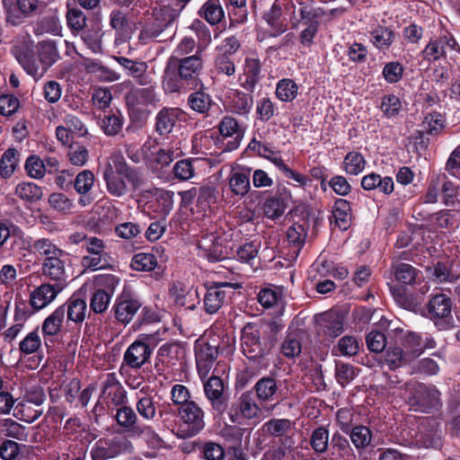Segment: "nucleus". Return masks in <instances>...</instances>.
<instances>
[{
    "mask_svg": "<svg viewBox=\"0 0 460 460\" xmlns=\"http://www.w3.org/2000/svg\"><path fill=\"white\" fill-rule=\"evenodd\" d=\"M168 256L164 248L156 244L152 246L150 252H146V285L162 282L164 279Z\"/></svg>",
    "mask_w": 460,
    "mask_h": 460,
    "instance_id": "15",
    "label": "nucleus"
},
{
    "mask_svg": "<svg viewBox=\"0 0 460 460\" xmlns=\"http://www.w3.org/2000/svg\"><path fill=\"white\" fill-rule=\"evenodd\" d=\"M198 161V158H187L177 161L172 168H171L172 179L185 181L194 177L195 167L193 163Z\"/></svg>",
    "mask_w": 460,
    "mask_h": 460,
    "instance_id": "57",
    "label": "nucleus"
},
{
    "mask_svg": "<svg viewBox=\"0 0 460 460\" xmlns=\"http://www.w3.org/2000/svg\"><path fill=\"white\" fill-rule=\"evenodd\" d=\"M130 447L131 443L125 438H100L92 447L90 455L92 460H108L127 452Z\"/></svg>",
    "mask_w": 460,
    "mask_h": 460,
    "instance_id": "17",
    "label": "nucleus"
},
{
    "mask_svg": "<svg viewBox=\"0 0 460 460\" xmlns=\"http://www.w3.org/2000/svg\"><path fill=\"white\" fill-rule=\"evenodd\" d=\"M419 436L427 448H438L442 446L439 423L434 418H428L419 426Z\"/></svg>",
    "mask_w": 460,
    "mask_h": 460,
    "instance_id": "33",
    "label": "nucleus"
},
{
    "mask_svg": "<svg viewBox=\"0 0 460 460\" xmlns=\"http://www.w3.org/2000/svg\"><path fill=\"white\" fill-rule=\"evenodd\" d=\"M8 242L10 243V255H15L26 250L27 242L23 231L8 220L0 221V247Z\"/></svg>",
    "mask_w": 460,
    "mask_h": 460,
    "instance_id": "19",
    "label": "nucleus"
},
{
    "mask_svg": "<svg viewBox=\"0 0 460 460\" xmlns=\"http://www.w3.org/2000/svg\"><path fill=\"white\" fill-rule=\"evenodd\" d=\"M32 248L35 252L43 256L44 259H51V257L66 256V252L62 249L58 248L53 242L49 238H39L33 242Z\"/></svg>",
    "mask_w": 460,
    "mask_h": 460,
    "instance_id": "61",
    "label": "nucleus"
},
{
    "mask_svg": "<svg viewBox=\"0 0 460 460\" xmlns=\"http://www.w3.org/2000/svg\"><path fill=\"white\" fill-rule=\"evenodd\" d=\"M217 189L213 185L205 184L197 187V212L206 213L210 209L211 206L217 202Z\"/></svg>",
    "mask_w": 460,
    "mask_h": 460,
    "instance_id": "43",
    "label": "nucleus"
},
{
    "mask_svg": "<svg viewBox=\"0 0 460 460\" xmlns=\"http://www.w3.org/2000/svg\"><path fill=\"white\" fill-rule=\"evenodd\" d=\"M64 289L49 282L42 283L30 294V305L34 311L47 307Z\"/></svg>",
    "mask_w": 460,
    "mask_h": 460,
    "instance_id": "27",
    "label": "nucleus"
},
{
    "mask_svg": "<svg viewBox=\"0 0 460 460\" xmlns=\"http://www.w3.org/2000/svg\"><path fill=\"white\" fill-rule=\"evenodd\" d=\"M119 282L120 279L113 274L95 276V290L91 297L90 309L95 314L105 312Z\"/></svg>",
    "mask_w": 460,
    "mask_h": 460,
    "instance_id": "9",
    "label": "nucleus"
},
{
    "mask_svg": "<svg viewBox=\"0 0 460 460\" xmlns=\"http://www.w3.org/2000/svg\"><path fill=\"white\" fill-rule=\"evenodd\" d=\"M102 177L108 191L116 197H120L126 193L127 185L125 180H128L133 186L136 185L137 181L136 170L130 168L120 155H115L111 157L103 168Z\"/></svg>",
    "mask_w": 460,
    "mask_h": 460,
    "instance_id": "3",
    "label": "nucleus"
},
{
    "mask_svg": "<svg viewBox=\"0 0 460 460\" xmlns=\"http://www.w3.org/2000/svg\"><path fill=\"white\" fill-rule=\"evenodd\" d=\"M124 361L135 373H137L138 369L144 365V334H139L137 341L127 349L124 354Z\"/></svg>",
    "mask_w": 460,
    "mask_h": 460,
    "instance_id": "39",
    "label": "nucleus"
},
{
    "mask_svg": "<svg viewBox=\"0 0 460 460\" xmlns=\"http://www.w3.org/2000/svg\"><path fill=\"white\" fill-rule=\"evenodd\" d=\"M307 232L302 225L295 224L287 230V241L290 252L297 256L305 245Z\"/></svg>",
    "mask_w": 460,
    "mask_h": 460,
    "instance_id": "52",
    "label": "nucleus"
},
{
    "mask_svg": "<svg viewBox=\"0 0 460 460\" xmlns=\"http://www.w3.org/2000/svg\"><path fill=\"white\" fill-rule=\"evenodd\" d=\"M238 284L227 281L212 282L207 287V291L203 298L204 310L208 314H214L232 298L233 289L238 288Z\"/></svg>",
    "mask_w": 460,
    "mask_h": 460,
    "instance_id": "13",
    "label": "nucleus"
},
{
    "mask_svg": "<svg viewBox=\"0 0 460 460\" xmlns=\"http://www.w3.org/2000/svg\"><path fill=\"white\" fill-rule=\"evenodd\" d=\"M455 216L453 210L442 208L437 212L429 214L424 219L432 230L438 231L453 228L456 224Z\"/></svg>",
    "mask_w": 460,
    "mask_h": 460,
    "instance_id": "40",
    "label": "nucleus"
},
{
    "mask_svg": "<svg viewBox=\"0 0 460 460\" xmlns=\"http://www.w3.org/2000/svg\"><path fill=\"white\" fill-rule=\"evenodd\" d=\"M178 59H169L163 81V86L165 92L170 93H187L190 90L187 89L185 82L181 80V75L173 68L175 65L174 61Z\"/></svg>",
    "mask_w": 460,
    "mask_h": 460,
    "instance_id": "37",
    "label": "nucleus"
},
{
    "mask_svg": "<svg viewBox=\"0 0 460 460\" xmlns=\"http://www.w3.org/2000/svg\"><path fill=\"white\" fill-rule=\"evenodd\" d=\"M281 16L282 9L281 6L277 3H274L271 8L264 14V19L266 20L267 23L274 31L272 32L273 36H278L287 30L286 24L281 19Z\"/></svg>",
    "mask_w": 460,
    "mask_h": 460,
    "instance_id": "63",
    "label": "nucleus"
},
{
    "mask_svg": "<svg viewBox=\"0 0 460 460\" xmlns=\"http://www.w3.org/2000/svg\"><path fill=\"white\" fill-rule=\"evenodd\" d=\"M291 199V192L284 186H279L274 193L268 196L262 205L264 215L272 220L281 217Z\"/></svg>",
    "mask_w": 460,
    "mask_h": 460,
    "instance_id": "20",
    "label": "nucleus"
},
{
    "mask_svg": "<svg viewBox=\"0 0 460 460\" xmlns=\"http://www.w3.org/2000/svg\"><path fill=\"white\" fill-rule=\"evenodd\" d=\"M452 308L451 297L444 293H437L430 296L423 307L422 315L433 321L438 330H448L454 326Z\"/></svg>",
    "mask_w": 460,
    "mask_h": 460,
    "instance_id": "7",
    "label": "nucleus"
},
{
    "mask_svg": "<svg viewBox=\"0 0 460 460\" xmlns=\"http://www.w3.org/2000/svg\"><path fill=\"white\" fill-rule=\"evenodd\" d=\"M129 124L126 132L139 133L144 127V89L133 88L126 95Z\"/></svg>",
    "mask_w": 460,
    "mask_h": 460,
    "instance_id": "16",
    "label": "nucleus"
},
{
    "mask_svg": "<svg viewBox=\"0 0 460 460\" xmlns=\"http://www.w3.org/2000/svg\"><path fill=\"white\" fill-rule=\"evenodd\" d=\"M173 68L181 75V80L185 82L187 89L196 90L201 85L199 78L202 71V59H178L174 61Z\"/></svg>",
    "mask_w": 460,
    "mask_h": 460,
    "instance_id": "23",
    "label": "nucleus"
},
{
    "mask_svg": "<svg viewBox=\"0 0 460 460\" xmlns=\"http://www.w3.org/2000/svg\"><path fill=\"white\" fill-rule=\"evenodd\" d=\"M353 219L351 203L345 199H336L332 208V216L329 217L330 226L344 232L351 226Z\"/></svg>",
    "mask_w": 460,
    "mask_h": 460,
    "instance_id": "25",
    "label": "nucleus"
},
{
    "mask_svg": "<svg viewBox=\"0 0 460 460\" xmlns=\"http://www.w3.org/2000/svg\"><path fill=\"white\" fill-rule=\"evenodd\" d=\"M358 451L366 449L371 445L373 433L372 430L364 425H356L349 429L347 433Z\"/></svg>",
    "mask_w": 460,
    "mask_h": 460,
    "instance_id": "49",
    "label": "nucleus"
},
{
    "mask_svg": "<svg viewBox=\"0 0 460 460\" xmlns=\"http://www.w3.org/2000/svg\"><path fill=\"white\" fill-rule=\"evenodd\" d=\"M88 144L76 140L68 146L67 158L75 166H84L89 159Z\"/></svg>",
    "mask_w": 460,
    "mask_h": 460,
    "instance_id": "60",
    "label": "nucleus"
},
{
    "mask_svg": "<svg viewBox=\"0 0 460 460\" xmlns=\"http://www.w3.org/2000/svg\"><path fill=\"white\" fill-rule=\"evenodd\" d=\"M61 29L57 9H49L40 15L34 25L36 34L50 33L57 35Z\"/></svg>",
    "mask_w": 460,
    "mask_h": 460,
    "instance_id": "38",
    "label": "nucleus"
},
{
    "mask_svg": "<svg viewBox=\"0 0 460 460\" xmlns=\"http://www.w3.org/2000/svg\"><path fill=\"white\" fill-rule=\"evenodd\" d=\"M95 181L94 174L90 170H83L75 176L73 181V187L80 194L78 204L82 207L92 204L94 197L90 193Z\"/></svg>",
    "mask_w": 460,
    "mask_h": 460,
    "instance_id": "30",
    "label": "nucleus"
},
{
    "mask_svg": "<svg viewBox=\"0 0 460 460\" xmlns=\"http://www.w3.org/2000/svg\"><path fill=\"white\" fill-rule=\"evenodd\" d=\"M218 130L223 137H234V142L231 143L232 146L229 150H234L238 147L240 140L243 136V131L240 128L238 121L231 116H225L218 125Z\"/></svg>",
    "mask_w": 460,
    "mask_h": 460,
    "instance_id": "44",
    "label": "nucleus"
},
{
    "mask_svg": "<svg viewBox=\"0 0 460 460\" xmlns=\"http://www.w3.org/2000/svg\"><path fill=\"white\" fill-rule=\"evenodd\" d=\"M15 195L22 200L34 203L42 199V188L31 181H22L15 188Z\"/></svg>",
    "mask_w": 460,
    "mask_h": 460,
    "instance_id": "54",
    "label": "nucleus"
},
{
    "mask_svg": "<svg viewBox=\"0 0 460 460\" xmlns=\"http://www.w3.org/2000/svg\"><path fill=\"white\" fill-rule=\"evenodd\" d=\"M261 249V241L257 238L245 239L240 243H233L230 246V259H234L242 263L252 264Z\"/></svg>",
    "mask_w": 460,
    "mask_h": 460,
    "instance_id": "29",
    "label": "nucleus"
},
{
    "mask_svg": "<svg viewBox=\"0 0 460 460\" xmlns=\"http://www.w3.org/2000/svg\"><path fill=\"white\" fill-rule=\"evenodd\" d=\"M251 169L246 171L233 172L229 177V188L231 191L240 197L245 196L251 189Z\"/></svg>",
    "mask_w": 460,
    "mask_h": 460,
    "instance_id": "46",
    "label": "nucleus"
},
{
    "mask_svg": "<svg viewBox=\"0 0 460 460\" xmlns=\"http://www.w3.org/2000/svg\"><path fill=\"white\" fill-rule=\"evenodd\" d=\"M181 114L182 111L179 108L164 107L155 116V131L160 136L170 134Z\"/></svg>",
    "mask_w": 460,
    "mask_h": 460,
    "instance_id": "35",
    "label": "nucleus"
},
{
    "mask_svg": "<svg viewBox=\"0 0 460 460\" xmlns=\"http://www.w3.org/2000/svg\"><path fill=\"white\" fill-rule=\"evenodd\" d=\"M66 256H55L51 257V259H44L41 265L42 275L48 279L49 281H52V285L65 289V288L68 284V275L66 270Z\"/></svg>",
    "mask_w": 460,
    "mask_h": 460,
    "instance_id": "22",
    "label": "nucleus"
},
{
    "mask_svg": "<svg viewBox=\"0 0 460 460\" xmlns=\"http://www.w3.org/2000/svg\"><path fill=\"white\" fill-rule=\"evenodd\" d=\"M329 429L326 426H319L314 429L310 436V446L317 455H323L330 449Z\"/></svg>",
    "mask_w": 460,
    "mask_h": 460,
    "instance_id": "51",
    "label": "nucleus"
},
{
    "mask_svg": "<svg viewBox=\"0 0 460 460\" xmlns=\"http://www.w3.org/2000/svg\"><path fill=\"white\" fill-rule=\"evenodd\" d=\"M391 273L398 283L397 286L390 287L391 294L396 304L409 311L420 310L421 307L420 296L409 292L407 288H413L420 281L421 271L411 264L393 261Z\"/></svg>",
    "mask_w": 460,
    "mask_h": 460,
    "instance_id": "2",
    "label": "nucleus"
},
{
    "mask_svg": "<svg viewBox=\"0 0 460 460\" xmlns=\"http://www.w3.org/2000/svg\"><path fill=\"white\" fill-rule=\"evenodd\" d=\"M41 414V410L36 409L33 405L23 400L17 402L13 407V417L27 423H32Z\"/></svg>",
    "mask_w": 460,
    "mask_h": 460,
    "instance_id": "62",
    "label": "nucleus"
},
{
    "mask_svg": "<svg viewBox=\"0 0 460 460\" xmlns=\"http://www.w3.org/2000/svg\"><path fill=\"white\" fill-rule=\"evenodd\" d=\"M188 105L193 111L199 114H207L212 104L211 96L204 91V85L199 86V90L191 93L188 97Z\"/></svg>",
    "mask_w": 460,
    "mask_h": 460,
    "instance_id": "45",
    "label": "nucleus"
},
{
    "mask_svg": "<svg viewBox=\"0 0 460 460\" xmlns=\"http://www.w3.org/2000/svg\"><path fill=\"white\" fill-rule=\"evenodd\" d=\"M456 45L454 40H447L446 38L434 40L428 44L425 53L428 56H434V58H447V56L453 58L457 53Z\"/></svg>",
    "mask_w": 460,
    "mask_h": 460,
    "instance_id": "41",
    "label": "nucleus"
},
{
    "mask_svg": "<svg viewBox=\"0 0 460 460\" xmlns=\"http://www.w3.org/2000/svg\"><path fill=\"white\" fill-rule=\"evenodd\" d=\"M284 328L280 321L248 323L241 331V346L243 355L261 366L278 341L279 333Z\"/></svg>",
    "mask_w": 460,
    "mask_h": 460,
    "instance_id": "1",
    "label": "nucleus"
},
{
    "mask_svg": "<svg viewBox=\"0 0 460 460\" xmlns=\"http://www.w3.org/2000/svg\"><path fill=\"white\" fill-rule=\"evenodd\" d=\"M20 153L17 149H6L0 159V176L3 179L10 178L19 164Z\"/></svg>",
    "mask_w": 460,
    "mask_h": 460,
    "instance_id": "55",
    "label": "nucleus"
},
{
    "mask_svg": "<svg viewBox=\"0 0 460 460\" xmlns=\"http://www.w3.org/2000/svg\"><path fill=\"white\" fill-rule=\"evenodd\" d=\"M295 429V420L285 418H271L265 421L261 427L265 434L277 439L278 446H282L286 448H293L296 444L294 438Z\"/></svg>",
    "mask_w": 460,
    "mask_h": 460,
    "instance_id": "14",
    "label": "nucleus"
},
{
    "mask_svg": "<svg viewBox=\"0 0 460 460\" xmlns=\"http://www.w3.org/2000/svg\"><path fill=\"white\" fill-rule=\"evenodd\" d=\"M66 317L65 305L58 306L41 323V332L44 340V345L49 349L52 347L59 334L62 323Z\"/></svg>",
    "mask_w": 460,
    "mask_h": 460,
    "instance_id": "24",
    "label": "nucleus"
},
{
    "mask_svg": "<svg viewBox=\"0 0 460 460\" xmlns=\"http://www.w3.org/2000/svg\"><path fill=\"white\" fill-rule=\"evenodd\" d=\"M179 10L170 5L154 7L151 21L146 29V37L157 38L173 23L179 15Z\"/></svg>",
    "mask_w": 460,
    "mask_h": 460,
    "instance_id": "18",
    "label": "nucleus"
},
{
    "mask_svg": "<svg viewBox=\"0 0 460 460\" xmlns=\"http://www.w3.org/2000/svg\"><path fill=\"white\" fill-rule=\"evenodd\" d=\"M366 164V159L361 153L350 151L344 157L342 169L347 174L358 175L364 171Z\"/></svg>",
    "mask_w": 460,
    "mask_h": 460,
    "instance_id": "58",
    "label": "nucleus"
},
{
    "mask_svg": "<svg viewBox=\"0 0 460 460\" xmlns=\"http://www.w3.org/2000/svg\"><path fill=\"white\" fill-rule=\"evenodd\" d=\"M24 71L34 79L44 75L48 69L54 65L57 59H17Z\"/></svg>",
    "mask_w": 460,
    "mask_h": 460,
    "instance_id": "47",
    "label": "nucleus"
},
{
    "mask_svg": "<svg viewBox=\"0 0 460 460\" xmlns=\"http://www.w3.org/2000/svg\"><path fill=\"white\" fill-rule=\"evenodd\" d=\"M261 66L260 59H245L243 67L244 80L241 85L248 92L253 93L261 80Z\"/></svg>",
    "mask_w": 460,
    "mask_h": 460,
    "instance_id": "42",
    "label": "nucleus"
},
{
    "mask_svg": "<svg viewBox=\"0 0 460 460\" xmlns=\"http://www.w3.org/2000/svg\"><path fill=\"white\" fill-rule=\"evenodd\" d=\"M232 423L243 425L248 420L259 419L261 409L256 402L252 391H246L240 396H234L232 402L227 401L226 412Z\"/></svg>",
    "mask_w": 460,
    "mask_h": 460,
    "instance_id": "8",
    "label": "nucleus"
},
{
    "mask_svg": "<svg viewBox=\"0 0 460 460\" xmlns=\"http://www.w3.org/2000/svg\"><path fill=\"white\" fill-rule=\"evenodd\" d=\"M440 395L435 385L417 383L408 390L407 403L415 411L432 413L442 406Z\"/></svg>",
    "mask_w": 460,
    "mask_h": 460,
    "instance_id": "6",
    "label": "nucleus"
},
{
    "mask_svg": "<svg viewBox=\"0 0 460 460\" xmlns=\"http://www.w3.org/2000/svg\"><path fill=\"white\" fill-rule=\"evenodd\" d=\"M173 161V152L170 149L159 147L152 151L146 150V168L149 174L155 178L170 181L172 180L171 164Z\"/></svg>",
    "mask_w": 460,
    "mask_h": 460,
    "instance_id": "12",
    "label": "nucleus"
},
{
    "mask_svg": "<svg viewBox=\"0 0 460 460\" xmlns=\"http://www.w3.org/2000/svg\"><path fill=\"white\" fill-rule=\"evenodd\" d=\"M101 398L106 402L108 407L111 405L119 407L127 402V393L124 387L118 380L115 373H108L102 382Z\"/></svg>",
    "mask_w": 460,
    "mask_h": 460,
    "instance_id": "21",
    "label": "nucleus"
},
{
    "mask_svg": "<svg viewBox=\"0 0 460 460\" xmlns=\"http://www.w3.org/2000/svg\"><path fill=\"white\" fill-rule=\"evenodd\" d=\"M225 337L220 335H203L194 342V356L196 367L200 379L208 377L210 370L214 367L217 358L220 353H223Z\"/></svg>",
    "mask_w": 460,
    "mask_h": 460,
    "instance_id": "4",
    "label": "nucleus"
},
{
    "mask_svg": "<svg viewBox=\"0 0 460 460\" xmlns=\"http://www.w3.org/2000/svg\"><path fill=\"white\" fill-rule=\"evenodd\" d=\"M157 357L161 361L174 365L177 360H183L185 358V349L180 342L164 343L157 352Z\"/></svg>",
    "mask_w": 460,
    "mask_h": 460,
    "instance_id": "50",
    "label": "nucleus"
},
{
    "mask_svg": "<svg viewBox=\"0 0 460 460\" xmlns=\"http://www.w3.org/2000/svg\"><path fill=\"white\" fill-rule=\"evenodd\" d=\"M226 105L234 113L248 114L253 104L252 93H243L237 89H230L226 95Z\"/></svg>",
    "mask_w": 460,
    "mask_h": 460,
    "instance_id": "32",
    "label": "nucleus"
},
{
    "mask_svg": "<svg viewBox=\"0 0 460 460\" xmlns=\"http://www.w3.org/2000/svg\"><path fill=\"white\" fill-rule=\"evenodd\" d=\"M278 113L276 103L270 97H262L257 100L255 110L257 120L263 123L269 122Z\"/></svg>",
    "mask_w": 460,
    "mask_h": 460,
    "instance_id": "64",
    "label": "nucleus"
},
{
    "mask_svg": "<svg viewBox=\"0 0 460 460\" xmlns=\"http://www.w3.org/2000/svg\"><path fill=\"white\" fill-rule=\"evenodd\" d=\"M62 305L66 307V325L73 323L80 327L85 319L87 312L85 299L81 296V294L74 293Z\"/></svg>",
    "mask_w": 460,
    "mask_h": 460,
    "instance_id": "31",
    "label": "nucleus"
},
{
    "mask_svg": "<svg viewBox=\"0 0 460 460\" xmlns=\"http://www.w3.org/2000/svg\"><path fill=\"white\" fill-rule=\"evenodd\" d=\"M246 429L241 428L238 424L227 425L222 431L221 435L226 443V449L243 447V435Z\"/></svg>",
    "mask_w": 460,
    "mask_h": 460,
    "instance_id": "59",
    "label": "nucleus"
},
{
    "mask_svg": "<svg viewBox=\"0 0 460 460\" xmlns=\"http://www.w3.org/2000/svg\"><path fill=\"white\" fill-rule=\"evenodd\" d=\"M401 346L410 360L419 357L424 350L421 345V336L413 332H408L402 337Z\"/></svg>",
    "mask_w": 460,
    "mask_h": 460,
    "instance_id": "53",
    "label": "nucleus"
},
{
    "mask_svg": "<svg viewBox=\"0 0 460 460\" xmlns=\"http://www.w3.org/2000/svg\"><path fill=\"white\" fill-rule=\"evenodd\" d=\"M205 412L197 403L177 407L173 432L177 438L186 439L199 434L205 428Z\"/></svg>",
    "mask_w": 460,
    "mask_h": 460,
    "instance_id": "5",
    "label": "nucleus"
},
{
    "mask_svg": "<svg viewBox=\"0 0 460 460\" xmlns=\"http://www.w3.org/2000/svg\"><path fill=\"white\" fill-rule=\"evenodd\" d=\"M198 247L200 250V256L209 262H217L230 259V246L224 245L218 237L202 238Z\"/></svg>",
    "mask_w": 460,
    "mask_h": 460,
    "instance_id": "26",
    "label": "nucleus"
},
{
    "mask_svg": "<svg viewBox=\"0 0 460 460\" xmlns=\"http://www.w3.org/2000/svg\"><path fill=\"white\" fill-rule=\"evenodd\" d=\"M199 13L211 25H217L225 19V11L219 0H208Z\"/></svg>",
    "mask_w": 460,
    "mask_h": 460,
    "instance_id": "48",
    "label": "nucleus"
},
{
    "mask_svg": "<svg viewBox=\"0 0 460 460\" xmlns=\"http://www.w3.org/2000/svg\"><path fill=\"white\" fill-rule=\"evenodd\" d=\"M174 192L164 188H146V215L167 217L173 208Z\"/></svg>",
    "mask_w": 460,
    "mask_h": 460,
    "instance_id": "11",
    "label": "nucleus"
},
{
    "mask_svg": "<svg viewBox=\"0 0 460 460\" xmlns=\"http://www.w3.org/2000/svg\"><path fill=\"white\" fill-rule=\"evenodd\" d=\"M329 452L333 460H356L357 458L349 439L339 431L332 436Z\"/></svg>",
    "mask_w": 460,
    "mask_h": 460,
    "instance_id": "34",
    "label": "nucleus"
},
{
    "mask_svg": "<svg viewBox=\"0 0 460 460\" xmlns=\"http://www.w3.org/2000/svg\"><path fill=\"white\" fill-rule=\"evenodd\" d=\"M110 25L116 31L118 38L116 42L119 40L126 41L131 34V29L128 26L126 15L119 10H113L110 14Z\"/></svg>",
    "mask_w": 460,
    "mask_h": 460,
    "instance_id": "56",
    "label": "nucleus"
},
{
    "mask_svg": "<svg viewBox=\"0 0 460 460\" xmlns=\"http://www.w3.org/2000/svg\"><path fill=\"white\" fill-rule=\"evenodd\" d=\"M258 401L261 404L265 402L279 401V386L277 380L271 376H263L260 378L252 388Z\"/></svg>",
    "mask_w": 460,
    "mask_h": 460,
    "instance_id": "36",
    "label": "nucleus"
},
{
    "mask_svg": "<svg viewBox=\"0 0 460 460\" xmlns=\"http://www.w3.org/2000/svg\"><path fill=\"white\" fill-rule=\"evenodd\" d=\"M203 386L212 414L215 417H222L227 410L228 385L221 377L212 375L204 382Z\"/></svg>",
    "mask_w": 460,
    "mask_h": 460,
    "instance_id": "10",
    "label": "nucleus"
},
{
    "mask_svg": "<svg viewBox=\"0 0 460 460\" xmlns=\"http://www.w3.org/2000/svg\"><path fill=\"white\" fill-rule=\"evenodd\" d=\"M21 356L34 354L32 358L33 365L31 368H36L43 358L42 341L39 333V326L29 332L19 343Z\"/></svg>",
    "mask_w": 460,
    "mask_h": 460,
    "instance_id": "28",
    "label": "nucleus"
}]
</instances>
